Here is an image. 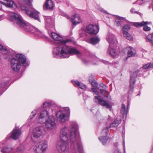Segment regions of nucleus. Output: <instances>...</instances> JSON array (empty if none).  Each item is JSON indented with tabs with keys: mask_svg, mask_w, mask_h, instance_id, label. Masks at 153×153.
I'll use <instances>...</instances> for the list:
<instances>
[{
	"mask_svg": "<svg viewBox=\"0 0 153 153\" xmlns=\"http://www.w3.org/2000/svg\"><path fill=\"white\" fill-rule=\"evenodd\" d=\"M19 136V130L18 129H15L13 130L11 134L7 135V137L12 138L14 140H16L18 138Z\"/></svg>",
	"mask_w": 153,
	"mask_h": 153,
	"instance_id": "nucleus-20",
	"label": "nucleus"
},
{
	"mask_svg": "<svg viewBox=\"0 0 153 153\" xmlns=\"http://www.w3.org/2000/svg\"><path fill=\"white\" fill-rule=\"evenodd\" d=\"M44 128L42 127H39L35 128L33 130V137L36 139H38L43 134V131Z\"/></svg>",
	"mask_w": 153,
	"mask_h": 153,
	"instance_id": "nucleus-14",
	"label": "nucleus"
},
{
	"mask_svg": "<svg viewBox=\"0 0 153 153\" xmlns=\"http://www.w3.org/2000/svg\"><path fill=\"white\" fill-rule=\"evenodd\" d=\"M139 72V70H137L130 74L129 87L128 91V94H131L133 92L136 82V79Z\"/></svg>",
	"mask_w": 153,
	"mask_h": 153,
	"instance_id": "nucleus-6",
	"label": "nucleus"
},
{
	"mask_svg": "<svg viewBox=\"0 0 153 153\" xmlns=\"http://www.w3.org/2000/svg\"><path fill=\"white\" fill-rule=\"evenodd\" d=\"M107 52L111 56L113 57L115 56L116 54L115 50L110 48H108Z\"/></svg>",
	"mask_w": 153,
	"mask_h": 153,
	"instance_id": "nucleus-35",
	"label": "nucleus"
},
{
	"mask_svg": "<svg viewBox=\"0 0 153 153\" xmlns=\"http://www.w3.org/2000/svg\"><path fill=\"white\" fill-rule=\"evenodd\" d=\"M33 29L31 30L30 33H33L35 35L38 37H42L43 36V34L41 31L34 27H33Z\"/></svg>",
	"mask_w": 153,
	"mask_h": 153,
	"instance_id": "nucleus-26",
	"label": "nucleus"
},
{
	"mask_svg": "<svg viewBox=\"0 0 153 153\" xmlns=\"http://www.w3.org/2000/svg\"><path fill=\"white\" fill-rule=\"evenodd\" d=\"M153 68V63H149L144 65L142 67L144 69H147L150 68Z\"/></svg>",
	"mask_w": 153,
	"mask_h": 153,
	"instance_id": "nucleus-39",
	"label": "nucleus"
},
{
	"mask_svg": "<svg viewBox=\"0 0 153 153\" xmlns=\"http://www.w3.org/2000/svg\"><path fill=\"white\" fill-rule=\"evenodd\" d=\"M74 83L76 85L78 86L79 85H80V83L78 81L76 80L75 81Z\"/></svg>",
	"mask_w": 153,
	"mask_h": 153,
	"instance_id": "nucleus-49",
	"label": "nucleus"
},
{
	"mask_svg": "<svg viewBox=\"0 0 153 153\" xmlns=\"http://www.w3.org/2000/svg\"><path fill=\"white\" fill-rule=\"evenodd\" d=\"M81 22V19L79 16L78 14H76L73 16L71 19V22L73 25H75L79 24Z\"/></svg>",
	"mask_w": 153,
	"mask_h": 153,
	"instance_id": "nucleus-22",
	"label": "nucleus"
},
{
	"mask_svg": "<svg viewBox=\"0 0 153 153\" xmlns=\"http://www.w3.org/2000/svg\"><path fill=\"white\" fill-rule=\"evenodd\" d=\"M31 2L32 1V0H31ZM22 1V2L23 3V0H21Z\"/></svg>",
	"mask_w": 153,
	"mask_h": 153,
	"instance_id": "nucleus-57",
	"label": "nucleus"
},
{
	"mask_svg": "<svg viewBox=\"0 0 153 153\" xmlns=\"http://www.w3.org/2000/svg\"><path fill=\"white\" fill-rule=\"evenodd\" d=\"M128 112V110H126V107L125 105L123 104L122 105L121 109V113L123 115H125L126 116L127 115Z\"/></svg>",
	"mask_w": 153,
	"mask_h": 153,
	"instance_id": "nucleus-34",
	"label": "nucleus"
},
{
	"mask_svg": "<svg viewBox=\"0 0 153 153\" xmlns=\"http://www.w3.org/2000/svg\"><path fill=\"white\" fill-rule=\"evenodd\" d=\"M21 64L24 67L23 71H21V73H22L25 71L26 67L29 66V62L27 60L26 58L24 55L20 53V66H21Z\"/></svg>",
	"mask_w": 153,
	"mask_h": 153,
	"instance_id": "nucleus-13",
	"label": "nucleus"
},
{
	"mask_svg": "<svg viewBox=\"0 0 153 153\" xmlns=\"http://www.w3.org/2000/svg\"><path fill=\"white\" fill-rule=\"evenodd\" d=\"M97 88V89L100 90V93L102 94L104 97L106 98L108 97L109 93L106 89L105 88L102 89H99V88Z\"/></svg>",
	"mask_w": 153,
	"mask_h": 153,
	"instance_id": "nucleus-31",
	"label": "nucleus"
},
{
	"mask_svg": "<svg viewBox=\"0 0 153 153\" xmlns=\"http://www.w3.org/2000/svg\"><path fill=\"white\" fill-rule=\"evenodd\" d=\"M11 65L13 70L15 72L19 71V54H16L13 57H11Z\"/></svg>",
	"mask_w": 153,
	"mask_h": 153,
	"instance_id": "nucleus-9",
	"label": "nucleus"
},
{
	"mask_svg": "<svg viewBox=\"0 0 153 153\" xmlns=\"http://www.w3.org/2000/svg\"><path fill=\"white\" fill-rule=\"evenodd\" d=\"M121 122V120H118L117 119H115L114 121L112 122L108 127H116Z\"/></svg>",
	"mask_w": 153,
	"mask_h": 153,
	"instance_id": "nucleus-30",
	"label": "nucleus"
},
{
	"mask_svg": "<svg viewBox=\"0 0 153 153\" xmlns=\"http://www.w3.org/2000/svg\"><path fill=\"white\" fill-rule=\"evenodd\" d=\"M150 24V22H149L142 21L141 22H134L133 23V25L137 27L144 26L143 30L145 31H148L151 30V28L148 27L147 25H149Z\"/></svg>",
	"mask_w": 153,
	"mask_h": 153,
	"instance_id": "nucleus-11",
	"label": "nucleus"
},
{
	"mask_svg": "<svg viewBox=\"0 0 153 153\" xmlns=\"http://www.w3.org/2000/svg\"><path fill=\"white\" fill-rule=\"evenodd\" d=\"M150 36H147L146 37V39L147 42L151 43L153 46V38L152 37L151 38Z\"/></svg>",
	"mask_w": 153,
	"mask_h": 153,
	"instance_id": "nucleus-41",
	"label": "nucleus"
},
{
	"mask_svg": "<svg viewBox=\"0 0 153 153\" xmlns=\"http://www.w3.org/2000/svg\"><path fill=\"white\" fill-rule=\"evenodd\" d=\"M21 150L20 149L19 151L20 152L21 151Z\"/></svg>",
	"mask_w": 153,
	"mask_h": 153,
	"instance_id": "nucleus-59",
	"label": "nucleus"
},
{
	"mask_svg": "<svg viewBox=\"0 0 153 153\" xmlns=\"http://www.w3.org/2000/svg\"><path fill=\"white\" fill-rule=\"evenodd\" d=\"M56 52L54 51V56L58 58L60 55L63 58H68L69 57V54L77 55L78 58H80L82 55L77 49L71 48L69 46L65 45L62 47H58L56 48Z\"/></svg>",
	"mask_w": 153,
	"mask_h": 153,
	"instance_id": "nucleus-1",
	"label": "nucleus"
},
{
	"mask_svg": "<svg viewBox=\"0 0 153 153\" xmlns=\"http://www.w3.org/2000/svg\"><path fill=\"white\" fill-rule=\"evenodd\" d=\"M123 18L119 17L115 20V23L117 26H121L123 23Z\"/></svg>",
	"mask_w": 153,
	"mask_h": 153,
	"instance_id": "nucleus-33",
	"label": "nucleus"
},
{
	"mask_svg": "<svg viewBox=\"0 0 153 153\" xmlns=\"http://www.w3.org/2000/svg\"><path fill=\"white\" fill-rule=\"evenodd\" d=\"M134 9L133 8H132L131 9L130 11L131 13H134Z\"/></svg>",
	"mask_w": 153,
	"mask_h": 153,
	"instance_id": "nucleus-52",
	"label": "nucleus"
},
{
	"mask_svg": "<svg viewBox=\"0 0 153 153\" xmlns=\"http://www.w3.org/2000/svg\"><path fill=\"white\" fill-rule=\"evenodd\" d=\"M134 13H137L138 14L140 15V13L139 12L137 11H134Z\"/></svg>",
	"mask_w": 153,
	"mask_h": 153,
	"instance_id": "nucleus-53",
	"label": "nucleus"
},
{
	"mask_svg": "<svg viewBox=\"0 0 153 153\" xmlns=\"http://www.w3.org/2000/svg\"><path fill=\"white\" fill-rule=\"evenodd\" d=\"M4 1L2 2V4L5 7L15 9L16 8V5L14 2L11 0H4Z\"/></svg>",
	"mask_w": 153,
	"mask_h": 153,
	"instance_id": "nucleus-19",
	"label": "nucleus"
},
{
	"mask_svg": "<svg viewBox=\"0 0 153 153\" xmlns=\"http://www.w3.org/2000/svg\"><path fill=\"white\" fill-rule=\"evenodd\" d=\"M36 113H35L33 111H32L31 112V114L30 116V117H31V118H33L36 115Z\"/></svg>",
	"mask_w": 153,
	"mask_h": 153,
	"instance_id": "nucleus-48",
	"label": "nucleus"
},
{
	"mask_svg": "<svg viewBox=\"0 0 153 153\" xmlns=\"http://www.w3.org/2000/svg\"><path fill=\"white\" fill-rule=\"evenodd\" d=\"M100 39L98 36L94 37L90 39V43L93 45H95L99 43Z\"/></svg>",
	"mask_w": 153,
	"mask_h": 153,
	"instance_id": "nucleus-28",
	"label": "nucleus"
},
{
	"mask_svg": "<svg viewBox=\"0 0 153 153\" xmlns=\"http://www.w3.org/2000/svg\"><path fill=\"white\" fill-rule=\"evenodd\" d=\"M0 50L4 54H6L8 53L6 47L1 44H0Z\"/></svg>",
	"mask_w": 153,
	"mask_h": 153,
	"instance_id": "nucleus-37",
	"label": "nucleus"
},
{
	"mask_svg": "<svg viewBox=\"0 0 153 153\" xmlns=\"http://www.w3.org/2000/svg\"><path fill=\"white\" fill-rule=\"evenodd\" d=\"M47 116L48 118L49 117H51L49 116V113L48 111L46 110L42 111L39 117V121L40 123L42 124L44 123V121L43 120L44 118Z\"/></svg>",
	"mask_w": 153,
	"mask_h": 153,
	"instance_id": "nucleus-18",
	"label": "nucleus"
},
{
	"mask_svg": "<svg viewBox=\"0 0 153 153\" xmlns=\"http://www.w3.org/2000/svg\"><path fill=\"white\" fill-rule=\"evenodd\" d=\"M99 27L96 25L89 24L87 26L84 30L86 33L91 35L96 34L99 31Z\"/></svg>",
	"mask_w": 153,
	"mask_h": 153,
	"instance_id": "nucleus-8",
	"label": "nucleus"
},
{
	"mask_svg": "<svg viewBox=\"0 0 153 153\" xmlns=\"http://www.w3.org/2000/svg\"><path fill=\"white\" fill-rule=\"evenodd\" d=\"M6 83L5 82H3L0 84V87L1 88H4L5 87Z\"/></svg>",
	"mask_w": 153,
	"mask_h": 153,
	"instance_id": "nucleus-44",
	"label": "nucleus"
},
{
	"mask_svg": "<svg viewBox=\"0 0 153 153\" xmlns=\"http://www.w3.org/2000/svg\"><path fill=\"white\" fill-rule=\"evenodd\" d=\"M33 27L27 22L25 21L20 16V30L26 32H30Z\"/></svg>",
	"mask_w": 153,
	"mask_h": 153,
	"instance_id": "nucleus-7",
	"label": "nucleus"
},
{
	"mask_svg": "<svg viewBox=\"0 0 153 153\" xmlns=\"http://www.w3.org/2000/svg\"><path fill=\"white\" fill-rule=\"evenodd\" d=\"M57 120L61 123H64L67 120V117L65 113L62 111H59L57 113Z\"/></svg>",
	"mask_w": 153,
	"mask_h": 153,
	"instance_id": "nucleus-15",
	"label": "nucleus"
},
{
	"mask_svg": "<svg viewBox=\"0 0 153 153\" xmlns=\"http://www.w3.org/2000/svg\"><path fill=\"white\" fill-rule=\"evenodd\" d=\"M100 85L101 87L103 89H104L105 88H107V87L106 85H105V84L103 83H101L100 84Z\"/></svg>",
	"mask_w": 153,
	"mask_h": 153,
	"instance_id": "nucleus-46",
	"label": "nucleus"
},
{
	"mask_svg": "<svg viewBox=\"0 0 153 153\" xmlns=\"http://www.w3.org/2000/svg\"><path fill=\"white\" fill-rule=\"evenodd\" d=\"M51 105V104L49 102H45L43 104V107L44 108L49 107Z\"/></svg>",
	"mask_w": 153,
	"mask_h": 153,
	"instance_id": "nucleus-42",
	"label": "nucleus"
},
{
	"mask_svg": "<svg viewBox=\"0 0 153 153\" xmlns=\"http://www.w3.org/2000/svg\"><path fill=\"white\" fill-rule=\"evenodd\" d=\"M68 129L66 127L62 128L60 132V138L61 140H68L69 139L68 137L67 133L68 131Z\"/></svg>",
	"mask_w": 153,
	"mask_h": 153,
	"instance_id": "nucleus-17",
	"label": "nucleus"
},
{
	"mask_svg": "<svg viewBox=\"0 0 153 153\" xmlns=\"http://www.w3.org/2000/svg\"><path fill=\"white\" fill-rule=\"evenodd\" d=\"M33 141L35 142H36V141Z\"/></svg>",
	"mask_w": 153,
	"mask_h": 153,
	"instance_id": "nucleus-58",
	"label": "nucleus"
},
{
	"mask_svg": "<svg viewBox=\"0 0 153 153\" xmlns=\"http://www.w3.org/2000/svg\"><path fill=\"white\" fill-rule=\"evenodd\" d=\"M68 140H61L56 146V149L59 153H70Z\"/></svg>",
	"mask_w": 153,
	"mask_h": 153,
	"instance_id": "nucleus-5",
	"label": "nucleus"
},
{
	"mask_svg": "<svg viewBox=\"0 0 153 153\" xmlns=\"http://www.w3.org/2000/svg\"><path fill=\"white\" fill-rule=\"evenodd\" d=\"M78 86L81 88L83 89L85 88V85L82 83H80V85H79Z\"/></svg>",
	"mask_w": 153,
	"mask_h": 153,
	"instance_id": "nucleus-45",
	"label": "nucleus"
},
{
	"mask_svg": "<svg viewBox=\"0 0 153 153\" xmlns=\"http://www.w3.org/2000/svg\"><path fill=\"white\" fill-rule=\"evenodd\" d=\"M108 120L109 121H111V117H110L109 116H108Z\"/></svg>",
	"mask_w": 153,
	"mask_h": 153,
	"instance_id": "nucleus-55",
	"label": "nucleus"
},
{
	"mask_svg": "<svg viewBox=\"0 0 153 153\" xmlns=\"http://www.w3.org/2000/svg\"><path fill=\"white\" fill-rule=\"evenodd\" d=\"M51 36L54 40L56 41H60L62 39L61 36L55 33L52 32L51 33Z\"/></svg>",
	"mask_w": 153,
	"mask_h": 153,
	"instance_id": "nucleus-27",
	"label": "nucleus"
},
{
	"mask_svg": "<svg viewBox=\"0 0 153 153\" xmlns=\"http://www.w3.org/2000/svg\"><path fill=\"white\" fill-rule=\"evenodd\" d=\"M39 143L33 146V151L36 153H42V151Z\"/></svg>",
	"mask_w": 153,
	"mask_h": 153,
	"instance_id": "nucleus-29",
	"label": "nucleus"
},
{
	"mask_svg": "<svg viewBox=\"0 0 153 153\" xmlns=\"http://www.w3.org/2000/svg\"><path fill=\"white\" fill-rule=\"evenodd\" d=\"M91 90L96 95H98V96L94 97V102H97L100 105L102 106L105 107L106 108L111 110L112 108L111 106L106 101L100 98V97L99 95V92L97 89L95 88H92Z\"/></svg>",
	"mask_w": 153,
	"mask_h": 153,
	"instance_id": "nucleus-4",
	"label": "nucleus"
},
{
	"mask_svg": "<svg viewBox=\"0 0 153 153\" xmlns=\"http://www.w3.org/2000/svg\"><path fill=\"white\" fill-rule=\"evenodd\" d=\"M114 153H121L120 151L118 149V150H115L114 152Z\"/></svg>",
	"mask_w": 153,
	"mask_h": 153,
	"instance_id": "nucleus-51",
	"label": "nucleus"
},
{
	"mask_svg": "<svg viewBox=\"0 0 153 153\" xmlns=\"http://www.w3.org/2000/svg\"><path fill=\"white\" fill-rule=\"evenodd\" d=\"M108 137L107 136H102L98 138L99 140L101 142L102 145H104L106 144L108 139Z\"/></svg>",
	"mask_w": 153,
	"mask_h": 153,
	"instance_id": "nucleus-32",
	"label": "nucleus"
},
{
	"mask_svg": "<svg viewBox=\"0 0 153 153\" xmlns=\"http://www.w3.org/2000/svg\"><path fill=\"white\" fill-rule=\"evenodd\" d=\"M72 42V40L71 39H65L62 40L61 41V42L63 44H65L68 42Z\"/></svg>",
	"mask_w": 153,
	"mask_h": 153,
	"instance_id": "nucleus-40",
	"label": "nucleus"
},
{
	"mask_svg": "<svg viewBox=\"0 0 153 153\" xmlns=\"http://www.w3.org/2000/svg\"><path fill=\"white\" fill-rule=\"evenodd\" d=\"M114 145L115 146H117L118 145V143H114Z\"/></svg>",
	"mask_w": 153,
	"mask_h": 153,
	"instance_id": "nucleus-56",
	"label": "nucleus"
},
{
	"mask_svg": "<svg viewBox=\"0 0 153 153\" xmlns=\"http://www.w3.org/2000/svg\"><path fill=\"white\" fill-rule=\"evenodd\" d=\"M4 18V16L1 15L0 16V21L2 20Z\"/></svg>",
	"mask_w": 153,
	"mask_h": 153,
	"instance_id": "nucleus-50",
	"label": "nucleus"
},
{
	"mask_svg": "<svg viewBox=\"0 0 153 153\" xmlns=\"http://www.w3.org/2000/svg\"><path fill=\"white\" fill-rule=\"evenodd\" d=\"M91 85L94 87L97 88L98 85V84L94 80H92L91 82Z\"/></svg>",
	"mask_w": 153,
	"mask_h": 153,
	"instance_id": "nucleus-43",
	"label": "nucleus"
},
{
	"mask_svg": "<svg viewBox=\"0 0 153 153\" xmlns=\"http://www.w3.org/2000/svg\"><path fill=\"white\" fill-rule=\"evenodd\" d=\"M11 150V149L8 148L7 146H4L2 149L1 152L2 153H10Z\"/></svg>",
	"mask_w": 153,
	"mask_h": 153,
	"instance_id": "nucleus-36",
	"label": "nucleus"
},
{
	"mask_svg": "<svg viewBox=\"0 0 153 153\" xmlns=\"http://www.w3.org/2000/svg\"><path fill=\"white\" fill-rule=\"evenodd\" d=\"M107 41L109 44L114 43L117 41L114 35L112 33H109L106 37Z\"/></svg>",
	"mask_w": 153,
	"mask_h": 153,
	"instance_id": "nucleus-23",
	"label": "nucleus"
},
{
	"mask_svg": "<svg viewBox=\"0 0 153 153\" xmlns=\"http://www.w3.org/2000/svg\"><path fill=\"white\" fill-rule=\"evenodd\" d=\"M23 4L27 6L20 4V11L28 16L39 21V12L33 7L31 0H23Z\"/></svg>",
	"mask_w": 153,
	"mask_h": 153,
	"instance_id": "nucleus-2",
	"label": "nucleus"
},
{
	"mask_svg": "<svg viewBox=\"0 0 153 153\" xmlns=\"http://www.w3.org/2000/svg\"><path fill=\"white\" fill-rule=\"evenodd\" d=\"M45 126L48 129H52L55 128L56 124L55 122L54 117L53 116L49 117L45 123Z\"/></svg>",
	"mask_w": 153,
	"mask_h": 153,
	"instance_id": "nucleus-10",
	"label": "nucleus"
},
{
	"mask_svg": "<svg viewBox=\"0 0 153 153\" xmlns=\"http://www.w3.org/2000/svg\"><path fill=\"white\" fill-rule=\"evenodd\" d=\"M130 28V26L129 25H125L123 27V35L126 37L127 39L129 40H132L133 39L132 36L130 35V34L128 32V31Z\"/></svg>",
	"mask_w": 153,
	"mask_h": 153,
	"instance_id": "nucleus-16",
	"label": "nucleus"
},
{
	"mask_svg": "<svg viewBox=\"0 0 153 153\" xmlns=\"http://www.w3.org/2000/svg\"><path fill=\"white\" fill-rule=\"evenodd\" d=\"M8 15L10 19L14 24H19V16L18 14L16 13L10 12Z\"/></svg>",
	"mask_w": 153,
	"mask_h": 153,
	"instance_id": "nucleus-12",
	"label": "nucleus"
},
{
	"mask_svg": "<svg viewBox=\"0 0 153 153\" xmlns=\"http://www.w3.org/2000/svg\"><path fill=\"white\" fill-rule=\"evenodd\" d=\"M81 60L84 64H86L88 62V61L86 60L85 59L82 58L81 59Z\"/></svg>",
	"mask_w": 153,
	"mask_h": 153,
	"instance_id": "nucleus-47",
	"label": "nucleus"
},
{
	"mask_svg": "<svg viewBox=\"0 0 153 153\" xmlns=\"http://www.w3.org/2000/svg\"><path fill=\"white\" fill-rule=\"evenodd\" d=\"M110 127L106 126L105 128H104L102 131L101 134L102 135H105L107 136L109 131V128Z\"/></svg>",
	"mask_w": 153,
	"mask_h": 153,
	"instance_id": "nucleus-38",
	"label": "nucleus"
},
{
	"mask_svg": "<svg viewBox=\"0 0 153 153\" xmlns=\"http://www.w3.org/2000/svg\"><path fill=\"white\" fill-rule=\"evenodd\" d=\"M53 7V4L52 0H46L43 8L44 10H52Z\"/></svg>",
	"mask_w": 153,
	"mask_h": 153,
	"instance_id": "nucleus-21",
	"label": "nucleus"
},
{
	"mask_svg": "<svg viewBox=\"0 0 153 153\" xmlns=\"http://www.w3.org/2000/svg\"><path fill=\"white\" fill-rule=\"evenodd\" d=\"M2 1H0V10H1V4H2Z\"/></svg>",
	"mask_w": 153,
	"mask_h": 153,
	"instance_id": "nucleus-54",
	"label": "nucleus"
},
{
	"mask_svg": "<svg viewBox=\"0 0 153 153\" xmlns=\"http://www.w3.org/2000/svg\"><path fill=\"white\" fill-rule=\"evenodd\" d=\"M39 143L40 146V148L42 149V153L45 152L48 148L47 142L45 140H43Z\"/></svg>",
	"mask_w": 153,
	"mask_h": 153,
	"instance_id": "nucleus-25",
	"label": "nucleus"
},
{
	"mask_svg": "<svg viewBox=\"0 0 153 153\" xmlns=\"http://www.w3.org/2000/svg\"><path fill=\"white\" fill-rule=\"evenodd\" d=\"M70 133L69 138L71 143H74L75 141L76 147H75L76 153H83V151L82 145L80 141V135L79 134V138L76 140V133L78 131V126L75 123L72 122L70 127Z\"/></svg>",
	"mask_w": 153,
	"mask_h": 153,
	"instance_id": "nucleus-3",
	"label": "nucleus"
},
{
	"mask_svg": "<svg viewBox=\"0 0 153 153\" xmlns=\"http://www.w3.org/2000/svg\"><path fill=\"white\" fill-rule=\"evenodd\" d=\"M128 50L127 56L128 57H133L136 53L135 50L131 47H128L127 48Z\"/></svg>",
	"mask_w": 153,
	"mask_h": 153,
	"instance_id": "nucleus-24",
	"label": "nucleus"
}]
</instances>
